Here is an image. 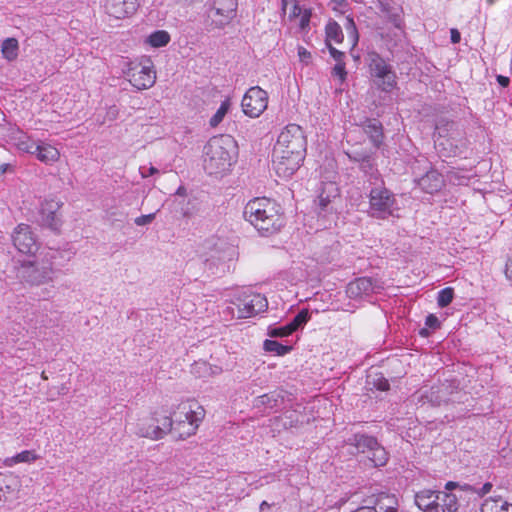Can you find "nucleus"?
Returning <instances> with one entry per match:
<instances>
[{
    "label": "nucleus",
    "instance_id": "31",
    "mask_svg": "<svg viewBox=\"0 0 512 512\" xmlns=\"http://www.w3.org/2000/svg\"><path fill=\"white\" fill-rule=\"evenodd\" d=\"M38 458V456L35 454L32 450H24L15 456L8 458L6 460L7 465L12 466L17 463H31L35 461Z\"/></svg>",
    "mask_w": 512,
    "mask_h": 512
},
{
    "label": "nucleus",
    "instance_id": "6",
    "mask_svg": "<svg viewBox=\"0 0 512 512\" xmlns=\"http://www.w3.org/2000/svg\"><path fill=\"white\" fill-rule=\"evenodd\" d=\"M415 504L423 512H456L458 499L453 493L423 489L415 494Z\"/></svg>",
    "mask_w": 512,
    "mask_h": 512
},
{
    "label": "nucleus",
    "instance_id": "4",
    "mask_svg": "<svg viewBox=\"0 0 512 512\" xmlns=\"http://www.w3.org/2000/svg\"><path fill=\"white\" fill-rule=\"evenodd\" d=\"M237 146L230 135L212 137L204 147V169L209 175L221 174L235 161Z\"/></svg>",
    "mask_w": 512,
    "mask_h": 512
},
{
    "label": "nucleus",
    "instance_id": "1",
    "mask_svg": "<svg viewBox=\"0 0 512 512\" xmlns=\"http://www.w3.org/2000/svg\"><path fill=\"white\" fill-rule=\"evenodd\" d=\"M205 416L203 407L190 402L181 403L174 419L169 416L151 417L141 420L137 425L136 434L153 440L162 439L167 433L173 432L175 438L184 440L194 435Z\"/></svg>",
    "mask_w": 512,
    "mask_h": 512
},
{
    "label": "nucleus",
    "instance_id": "30",
    "mask_svg": "<svg viewBox=\"0 0 512 512\" xmlns=\"http://www.w3.org/2000/svg\"><path fill=\"white\" fill-rule=\"evenodd\" d=\"M170 35L165 30H157L151 33L146 42L154 48H160L166 46L170 42Z\"/></svg>",
    "mask_w": 512,
    "mask_h": 512
},
{
    "label": "nucleus",
    "instance_id": "22",
    "mask_svg": "<svg viewBox=\"0 0 512 512\" xmlns=\"http://www.w3.org/2000/svg\"><path fill=\"white\" fill-rule=\"evenodd\" d=\"M283 396L278 391H272L254 399V407L265 409H274L283 403Z\"/></svg>",
    "mask_w": 512,
    "mask_h": 512
},
{
    "label": "nucleus",
    "instance_id": "7",
    "mask_svg": "<svg viewBox=\"0 0 512 512\" xmlns=\"http://www.w3.org/2000/svg\"><path fill=\"white\" fill-rule=\"evenodd\" d=\"M399 210L395 195L385 186L373 187L369 192L367 213L375 219L385 220Z\"/></svg>",
    "mask_w": 512,
    "mask_h": 512
},
{
    "label": "nucleus",
    "instance_id": "18",
    "mask_svg": "<svg viewBox=\"0 0 512 512\" xmlns=\"http://www.w3.org/2000/svg\"><path fill=\"white\" fill-rule=\"evenodd\" d=\"M417 183L424 192L433 194L442 188L444 180L438 171L430 169L418 179Z\"/></svg>",
    "mask_w": 512,
    "mask_h": 512
},
{
    "label": "nucleus",
    "instance_id": "40",
    "mask_svg": "<svg viewBox=\"0 0 512 512\" xmlns=\"http://www.w3.org/2000/svg\"><path fill=\"white\" fill-rule=\"evenodd\" d=\"M0 483L3 487V492L10 498V495L15 491L17 481L13 477H4L0 479Z\"/></svg>",
    "mask_w": 512,
    "mask_h": 512
},
{
    "label": "nucleus",
    "instance_id": "28",
    "mask_svg": "<svg viewBox=\"0 0 512 512\" xmlns=\"http://www.w3.org/2000/svg\"><path fill=\"white\" fill-rule=\"evenodd\" d=\"M369 460L373 463L375 467L384 466L388 461V454L384 447H382L378 442L373 449L368 453Z\"/></svg>",
    "mask_w": 512,
    "mask_h": 512
},
{
    "label": "nucleus",
    "instance_id": "58",
    "mask_svg": "<svg viewBox=\"0 0 512 512\" xmlns=\"http://www.w3.org/2000/svg\"><path fill=\"white\" fill-rule=\"evenodd\" d=\"M353 512H376L374 509L371 508V506H362L357 508Z\"/></svg>",
    "mask_w": 512,
    "mask_h": 512
},
{
    "label": "nucleus",
    "instance_id": "26",
    "mask_svg": "<svg viewBox=\"0 0 512 512\" xmlns=\"http://www.w3.org/2000/svg\"><path fill=\"white\" fill-rule=\"evenodd\" d=\"M1 53L4 59L12 62L17 59L19 55V43L16 38L10 37L2 41Z\"/></svg>",
    "mask_w": 512,
    "mask_h": 512
},
{
    "label": "nucleus",
    "instance_id": "5",
    "mask_svg": "<svg viewBox=\"0 0 512 512\" xmlns=\"http://www.w3.org/2000/svg\"><path fill=\"white\" fill-rule=\"evenodd\" d=\"M435 147L438 148L444 156H457L462 153L465 145L463 132L454 121L440 119L435 126L434 132Z\"/></svg>",
    "mask_w": 512,
    "mask_h": 512
},
{
    "label": "nucleus",
    "instance_id": "38",
    "mask_svg": "<svg viewBox=\"0 0 512 512\" xmlns=\"http://www.w3.org/2000/svg\"><path fill=\"white\" fill-rule=\"evenodd\" d=\"M289 328V323L282 326H269L268 335L273 338L286 337L293 333V331L288 330Z\"/></svg>",
    "mask_w": 512,
    "mask_h": 512
},
{
    "label": "nucleus",
    "instance_id": "61",
    "mask_svg": "<svg viewBox=\"0 0 512 512\" xmlns=\"http://www.w3.org/2000/svg\"><path fill=\"white\" fill-rule=\"evenodd\" d=\"M186 193V189L183 187V186H180L177 191H176V195H179V196H184Z\"/></svg>",
    "mask_w": 512,
    "mask_h": 512
},
{
    "label": "nucleus",
    "instance_id": "13",
    "mask_svg": "<svg viewBox=\"0 0 512 512\" xmlns=\"http://www.w3.org/2000/svg\"><path fill=\"white\" fill-rule=\"evenodd\" d=\"M268 94L259 86L251 87L243 96L241 106L245 115L259 117L267 108Z\"/></svg>",
    "mask_w": 512,
    "mask_h": 512
},
{
    "label": "nucleus",
    "instance_id": "54",
    "mask_svg": "<svg viewBox=\"0 0 512 512\" xmlns=\"http://www.w3.org/2000/svg\"><path fill=\"white\" fill-rule=\"evenodd\" d=\"M14 171V165L10 163H4L0 165V174H5L7 172H13Z\"/></svg>",
    "mask_w": 512,
    "mask_h": 512
},
{
    "label": "nucleus",
    "instance_id": "9",
    "mask_svg": "<svg viewBox=\"0 0 512 512\" xmlns=\"http://www.w3.org/2000/svg\"><path fill=\"white\" fill-rule=\"evenodd\" d=\"M232 303L236 306L240 319L254 317L268 308L266 297L250 289L238 292Z\"/></svg>",
    "mask_w": 512,
    "mask_h": 512
},
{
    "label": "nucleus",
    "instance_id": "50",
    "mask_svg": "<svg viewBox=\"0 0 512 512\" xmlns=\"http://www.w3.org/2000/svg\"><path fill=\"white\" fill-rule=\"evenodd\" d=\"M434 389H435V388H434V387H432L431 392H430V396H428V397H429V399H430V401H431V402H433V403H434V404H436V405H440L442 402H445V401H446V399H444V398H442V397H440V396H436V397L434 398V394H435V392H439V391H440V389H439V388H437V391H435Z\"/></svg>",
    "mask_w": 512,
    "mask_h": 512
},
{
    "label": "nucleus",
    "instance_id": "36",
    "mask_svg": "<svg viewBox=\"0 0 512 512\" xmlns=\"http://www.w3.org/2000/svg\"><path fill=\"white\" fill-rule=\"evenodd\" d=\"M454 297V290L450 287L444 288L438 292L437 303L438 306L444 308L448 306Z\"/></svg>",
    "mask_w": 512,
    "mask_h": 512
},
{
    "label": "nucleus",
    "instance_id": "10",
    "mask_svg": "<svg viewBox=\"0 0 512 512\" xmlns=\"http://www.w3.org/2000/svg\"><path fill=\"white\" fill-rule=\"evenodd\" d=\"M307 140L303 129L297 124L287 125L279 134L274 148L288 150L292 154L305 156Z\"/></svg>",
    "mask_w": 512,
    "mask_h": 512
},
{
    "label": "nucleus",
    "instance_id": "42",
    "mask_svg": "<svg viewBox=\"0 0 512 512\" xmlns=\"http://www.w3.org/2000/svg\"><path fill=\"white\" fill-rule=\"evenodd\" d=\"M333 75L338 76L342 81L345 80L347 72L345 69V62L336 63L333 68Z\"/></svg>",
    "mask_w": 512,
    "mask_h": 512
},
{
    "label": "nucleus",
    "instance_id": "19",
    "mask_svg": "<svg viewBox=\"0 0 512 512\" xmlns=\"http://www.w3.org/2000/svg\"><path fill=\"white\" fill-rule=\"evenodd\" d=\"M361 127L365 134L369 137L372 144L379 148L384 139L383 126L377 119L367 118L361 123Z\"/></svg>",
    "mask_w": 512,
    "mask_h": 512
},
{
    "label": "nucleus",
    "instance_id": "44",
    "mask_svg": "<svg viewBox=\"0 0 512 512\" xmlns=\"http://www.w3.org/2000/svg\"><path fill=\"white\" fill-rule=\"evenodd\" d=\"M328 49L331 57L336 61V63L344 62L345 54L336 48H334L331 43H328Z\"/></svg>",
    "mask_w": 512,
    "mask_h": 512
},
{
    "label": "nucleus",
    "instance_id": "27",
    "mask_svg": "<svg viewBox=\"0 0 512 512\" xmlns=\"http://www.w3.org/2000/svg\"><path fill=\"white\" fill-rule=\"evenodd\" d=\"M16 147L18 150L34 155L37 151L38 141L33 140L30 136L21 133L17 138H15Z\"/></svg>",
    "mask_w": 512,
    "mask_h": 512
},
{
    "label": "nucleus",
    "instance_id": "39",
    "mask_svg": "<svg viewBox=\"0 0 512 512\" xmlns=\"http://www.w3.org/2000/svg\"><path fill=\"white\" fill-rule=\"evenodd\" d=\"M327 188L330 193H333V195H331V194L325 195L324 191L319 194V196H318L319 204L322 208H325L330 203L331 197H335L337 195V187L335 186L334 183H329L327 185Z\"/></svg>",
    "mask_w": 512,
    "mask_h": 512
},
{
    "label": "nucleus",
    "instance_id": "53",
    "mask_svg": "<svg viewBox=\"0 0 512 512\" xmlns=\"http://www.w3.org/2000/svg\"><path fill=\"white\" fill-rule=\"evenodd\" d=\"M376 387L378 390L386 391L389 389L390 385L386 379L381 378V379H379V382L376 384Z\"/></svg>",
    "mask_w": 512,
    "mask_h": 512
},
{
    "label": "nucleus",
    "instance_id": "23",
    "mask_svg": "<svg viewBox=\"0 0 512 512\" xmlns=\"http://www.w3.org/2000/svg\"><path fill=\"white\" fill-rule=\"evenodd\" d=\"M398 501L394 495L381 493L371 506L376 512H397Z\"/></svg>",
    "mask_w": 512,
    "mask_h": 512
},
{
    "label": "nucleus",
    "instance_id": "46",
    "mask_svg": "<svg viewBox=\"0 0 512 512\" xmlns=\"http://www.w3.org/2000/svg\"><path fill=\"white\" fill-rule=\"evenodd\" d=\"M298 56L301 62L308 64L311 60V53L307 51L304 47L298 48Z\"/></svg>",
    "mask_w": 512,
    "mask_h": 512
},
{
    "label": "nucleus",
    "instance_id": "60",
    "mask_svg": "<svg viewBox=\"0 0 512 512\" xmlns=\"http://www.w3.org/2000/svg\"><path fill=\"white\" fill-rule=\"evenodd\" d=\"M8 496L3 492L2 484L0 483V501H7Z\"/></svg>",
    "mask_w": 512,
    "mask_h": 512
},
{
    "label": "nucleus",
    "instance_id": "20",
    "mask_svg": "<svg viewBox=\"0 0 512 512\" xmlns=\"http://www.w3.org/2000/svg\"><path fill=\"white\" fill-rule=\"evenodd\" d=\"M38 149L34 153V156L42 163L46 165H50L55 163L60 158V152L53 145L44 142L38 141L37 145Z\"/></svg>",
    "mask_w": 512,
    "mask_h": 512
},
{
    "label": "nucleus",
    "instance_id": "51",
    "mask_svg": "<svg viewBox=\"0 0 512 512\" xmlns=\"http://www.w3.org/2000/svg\"><path fill=\"white\" fill-rule=\"evenodd\" d=\"M309 22H310V13L305 11L302 15H301V18H300V28L301 29H305L306 27H308L309 25Z\"/></svg>",
    "mask_w": 512,
    "mask_h": 512
},
{
    "label": "nucleus",
    "instance_id": "2",
    "mask_svg": "<svg viewBox=\"0 0 512 512\" xmlns=\"http://www.w3.org/2000/svg\"><path fill=\"white\" fill-rule=\"evenodd\" d=\"M62 251L48 248L42 251L34 260L19 261L15 266L17 279L24 285L40 286L53 282L55 265L60 264Z\"/></svg>",
    "mask_w": 512,
    "mask_h": 512
},
{
    "label": "nucleus",
    "instance_id": "14",
    "mask_svg": "<svg viewBox=\"0 0 512 512\" xmlns=\"http://www.w3.org/2000/svg\"><path fill=\"white\" fill-rule=\"evenodd\" d=\"M14 247L23 254H34L39 249V242L32 228L24 223L18 224L11 235Z\"/></svg>",
    "mask_w": 512,
    "mask_h": 512
},
{
    "label": "nucleus",
    "instance_id": "25",
    "mask_svg": "<svg viewBox=\"0 0 512 512\" xmlns=\"http://www.w3.org/2000/svg\"><path fill=\"white\" fill-rule=\"evenodd\" d=\"M373 75L376 78L381 79L380 86L383 91L389 92L396 85V74L392 70L391 66H388L385 69L379 70V71L373 73Z\"/></svg>",
    "mask_w": 512,
    "mask_h": 512
},
{
    "label": "nucleus",
    "instance_id": "12",
    "mask_svg": "<svg viewBox=\"0 0 512 512\" xmlns=\"http://www.w3.org/2000/svg\"><path fill=\"white\" fill-rule=\"evenodd\" d=\"M305 156L292 154L288 150L279 148L273 149V165L278 176L282 178L291 177L301 166Z\"/></svg>",
    "mask_w": 512,
    "mask_h": 512
},
{
    "label": "nucleus",
    "instance_id": "16",
    "mask_svg": "<svg viewBox=\"0 0 512 512\" xmlns=\"http://www.w3.org/2000/svg\"><path fill=\"white\" fill-rule=\"evenodd\" d=\"M137 0H106L105 12L116 20L132 16L138 9Z\"/></svg>",
    "mask_w": 512,
    "mask_h": 512
},
{
    "label": "nucleus",
    "instance_id": "52",
    "mask_svg": "<svg viewBox=\"0 0 512 512\" xmlns=\"http://www.w3.org/2000/svg\"><path fill=\"white\" fill-rule=\"evenodd\" d=\"M450 34H451V42L453 44H457L460 42L461 34L457 29H455V28L451 29Z\"/></svg>",
    "mask_w": 512,
    "mask_h": 512
},
{
    "label": "nucleus",
    "instance_id": "48",
    "mask_svg": "<svg viewBox=\"0 0 512 512\" xmlns=\"http://www.w3.org/2000/svg\"><path fill=\"white\" fill-rule=\"evenodd\" d=\"M369 155L370 154L365 152H354L353 154H349V158L360 165Z\"/></svg>",
    "mask_w": 512,
    "mask_h": 512
},
{
    "label": "nucleus",
    "instance_id": "62",
    "mask_svg": "<svg viewBox=\"0 0 512 512\" xmlns=\"http://www.w3.org/2000/svg\"><path fill=\"white\" fill-rule=\"evenodd\" d=\"M43 293L45 294V297H44L45 299L51 297V290L50 289H47V288L44 289Z\"/></svg>",
    "mask_w": 512,
    "mask_h": 512
},
{
    "label": "nucleus",
    "instance_id": "32",
    "mask_svg": "<svg viewBox=\"0 0 512 512\" xmlns=\"http://www.w3.org/2000/svg\"><path fill=\"white\" fill-rule=\"evenodd\" d=\"M359 168L364 174L371 178L378 179L379 173L376 168L375 159L372 155L366 157V159L359 165Z\"/></svg>",
    "mask_w": 512,
    "mask_h": 512
},
{
    "label": "nucleus",
    "instance_id": "17",
    "mask_svg": "<svg viewBox=\"0 0 512 512\" xmlns=\"http://www.w3.org/2000/svg\"><path fill=\"white\" fill-rule=\"evenodd\" d=\"M61 206L62 203L55 198L45 199L41 205L42 222L52 230H58L60 227L61 221L57 213Z\"/></svg>",
    "mask_w": 512,
    "mask_h": 512
},
{
    "label": "nucleus",
    "instance_id": "59",
    "mask_svg": "<svg viewBox=\"0 0 512 512\" xmlns=\"http://www.w3.org/2000/svg\"><path fill=\"white\" fill-rule=\"evenodd\" d=\"M271 505L267 501H263L260 504V512H265L266 510L270 509Z\"/></svg>",
    "mask_w": 512,
    "mask_h": 512
},
{
    "label": "nucleus",
    "instance_id": "37",
    "mask_svg": "<svg viewBox=\"0 0 512 512\" xmlns=\"http://www.w3.org/2000/svg\"><path fill=\"white\" fill-rule=\"evenodd\" d=\"M370 70L373 73L385 69L386 67L390 66L386 61L377 53H371L370 54Z\"/></svg>",
    "mask_w": 512,
    "mask_h": 512
},
{
    "label": "nucleus",
    "instance_id": "43",
    "mask_svg": "<svg viewBox=\"0 0 512 512\" xmlns=\"http://www.w3.org/2000/svg\"><path fill=\"white\" fill-rule=\"evenodd\" d=\"M155 219V213H150L147 215H141L135 218L134 222L137 226H144L150 224Z\"/></svg>",
    "mask_w": 512,
    "mask_h": 512
},
{
    "label": "nucleus",
    "instance_id": "8",
    "mask_svg": "<svg viewBox=\"0 0 512 512\" xmlns=\"http://www.w3.org/2000/svg\"><path fill=\"white\" fill-rule=\"evenodd\" d=\"M237 8L238 0H210L205 12L207 29H223L235 18Z\"/></svg>",
    "mask_w": 512,
    "mask_h": 512
},
{
    "label": "nucleus",
    "instance_id": "55",
    "mask_svg": "<svg viewBox=\"0 0 512 512\" xmlns=\"http://www.w3.org/2000/svg\"><path fill=\"white\" fill-rule=\"evenodd\" d=\"M492 489V484L491 483H485L478 491L477 493L481 496H484L485 494L489 493L490 490Z\"/></svg>",
    "mask_w": 512,
    "mask_h": 512
},
{
    "label": "nucleus",
    "instance_id": "11",
    "mask_svg": "<svg viewBox=\"0 0 512 512\" xmlns=\"http://www.w3.org/2000/svg\"><path fill=\"white\" fill-rule=\"evenodd\" d=\"M383 289L384 283L381 280L371 277H359L347 285L346 294L351 299L363 300L380 293Z\"/></svg>",
    "mask_w": 512,
    "mask_h": 512
},
{
    "label": "nucleus",
    "instance_id": "49",
    "mask_svg": "<svg viewBox=\"0 0 512 512\" xmlns=\"http://www.w3.org/2000/svg\"><path fill=\"white\" fill-rule=\"evenodd\" d=\"M504 274L506 279L512 282V255L506 261Z\"/></svg>",
    "mask_w": 512,
    "mask_h": 512
},
{
    "label": "nucleus",
    "instance_id": "33",
    "mask_svg": "<svg viewBox=\"0 0 512 512\" xmlns=\"http://www.w3.org/2000/svg\"><path fill=\"white\" fill-rule=\"evenodd\" d=\"M310 319L308 309H302L290 322V328L288 330L295 332L299 328L303 327Z\"/></svg>",
    "mask_w": 512,
    "mask_h": 512
},
{
    "label": "nucleus",
    "instance_id": "63",
    "mask_svg": "<svg viewBox=\"0 0 512 512\" xmlns=\"http://www.w3.org/2000/svg\"><path fill=\"white\" fill-rule=\"evenodd\" d=\"M337 6H343L346 0H332Z\"/></svg>",
    "mask_w": 512,
    "mask_h": 512
},
{
    "label": "nucleus",
    "instance_id": "34",
    "mask_svg": "<svg viewBox=\"0 0 512 512\" xmlns=\"http://www.w3.org/2000/svg\"><path fill=\"white\" fill-rule=\"evenodd\" d=\"M230 108V102L229 100H224L220 107L217 109L216 113L210 118L209 124L211 127L218 126L225 115L227 114L228 110Z\"/></svg>",
    "mask_w": 512,
    "mask_h": 512
},
{
    "label": "nucleus",
    "instance_id": "56",
    "mask_svg": "<svg viewBox=\"0 0 512 512\" xmlns=\"http://www.w3.org/2000/svg\"><path fill=\"white\" fill-rule=\"evenodd\" d=\"M496 79L499 85H501L502 87H507L510 83V79L503 75H498Z\"/></svg>",
    "mask_w": 512,
    "mask_h": 512
},
{
    "label": "nucleus",
    "instance_id": "3",
    "mask_svg": "<svg viewBox=\"0 0 512 512\" xmlns=\"http://www.w3.org/2000/svg\"><path fill=\"white\" fill-rule=\"evenodd\" d=\"M243 216L262 235L276 233L284 226L280 205L267 197H257L248 201Z\"/></svg>",
    "mask_w": 512,
    "mask_h": 512
},
{
    "label": "nucleus",
    "instance_id": "21",
    "mask_svg": "<svg viewBox=\"0 0 512 512\" xmlns=\"http://www.w3.org/2000/svg\"><path fill=\"white\" fill-rule=\"evenodd\" d=\"M377 439L365 434H355L349 438L348 443L354 446L357 453H369L375 445H377Z\"/></svg>",
    "mask_w": 512,
    "mask_h": 512
},
{
    "label": "nucleus",
    "instance_id": "15",
    "mask_svg": "<svg viewBox=\"0 0 512 512\" xmlns=\"http://www.w3.org/2000/svg\"><path fill=\"white\" fill-rule=\"evenodd\" d=\"M130 83L138 90H145L152 87L156 80L155 72L151 66L134 64L128 71Z\"/></svg>",
    "mask_w": 512,
    "mask_h": 512
},
{
    "label": "nucleus",
    "instance_id": "41",
    "mask_svg": "<svg viewBox=\"0 0 512 512\" xmlns=\"http://www.w3.org/2000/svg\"><path fill=\"white\" fill-rule=\"evenodd\" d=\"M346 30L349 34V37H351L353 39V45H355L358 41V32H357L356 25H355L353 19H351V18L347 19Z\"/></svg>",
    "mask_w": 512,
    "mask_h": 512
},
{
    "label": "nucleus",
    "instance_id": "24",
    "mask_svg": "<svg viewBox=\"0 0 512 512\" xmlns=\"http://www.w3.org/2000/svg\"><path fill=\"white\" fill-rule=\"evenodd\" d=\"M480 512H512V504L502 498H488L481 505Z\"/></svg>",
    "mask_w": 512,
    "mask_h": 512
},
{
    "label": "nucleus",
    "instance_id": "45",
    "mask_svg": "<svg viewBox=\"0 0 512 512\" xmlns=\"http://www.w3.org/2000/svg\"><path fill=\"white\" fill-rule=\"evenodd\" d=\"M425 325L431 329H437L440 326V323H439L438 318L435 315L429 314L426 317Z\"/></svg>",
    "mask_w": 512,
    "mask_h": 512
},
{
    "label": "nucleus",
    "instance_id": "35",
    "mask_svg": "<svg viewBox=\"0 0 512 512\" xmlns=\"http://www.w3.org/2000/svg\"><path fill=\"white\" fill-rule=\"evenodd\" d=\"M264 349L268 352H274L277 355H285L291 350V347L282 345L275 340H265Z\"/></svg>",
    "mask_w": 512,
    "mask_h": 512
},
{
    "label": "nucleus",
    "instance_id": "57",
    "mask_svg": "<svg viewBox=\"0 0 512 512\" xmlns=\"http://www.w3.org/2000/svg\"><path fill=\"white\" fill-rule=\"evenodd\" d=\"M457 486H458V483L453 482V481H449V482H447V483L445 484V490H446L445 492H449V493H451V491H452L453 489H455Z\"/></svg>",
    "mask_w": 512,
    "mask_h": 512
},
{
    "label": "nucleus",
    "instance_id": "29",
    "mask_svg": "<svg viewBox=\"0 0 512 512\" xmlns=\"http://www.w3.org/2000/svg\"><path fill=\"white\" fill-rule=\"evenodd\" d=\"M325 33L327 45L331 41H334L335 43H341L343 41L342 28L336 21H330L327 23Z\"/></svg>",
    "mask_w": 512,
    "mask_h": 512
},
{
    "label": "nucleus",
    "instance_id": "64",
    "mask_svg": "<svg viewBox=\"0 0 512 512\" xmlns=\"http://www.w3.org/2000/svg\"><path fill=\"white\" fill-rule=\"evenodd\" d=\"M182 215H183L184 217H189V216L191 215V213H190L188 210H184V209H183V211H182Z\"/></svg>",
    "mask_w": 512,
    "mask_h": 512
},
{
    "label": "nucleus",
    "instance_id": "47",
    "mask_svg": "<svg viewBox=\"0 0 512 512\" xmlns=\"http://www.w3.org/2000/svg\"><path fill=\"white\" fill-rule=\"evenodd\" d=\"M158 172H159L158 169L154 166H150L148 168L145 166L140 167V174L143 178H147L149 176L157 174Z\"/></svg>",
    "mask_w": 512,
    "mask_h": 512
}]
</instances>
